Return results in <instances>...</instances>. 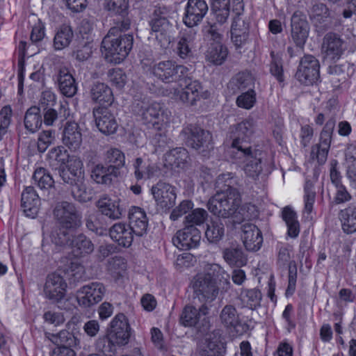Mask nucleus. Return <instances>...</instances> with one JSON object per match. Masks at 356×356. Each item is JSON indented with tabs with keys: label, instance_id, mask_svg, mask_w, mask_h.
Instances as JSON below:
<instances>
[{
	"label": "nucleus",
	"instance_id": "f03ea898",
	"mask_svg": "<svg viewBox=\"0 0 356 356\" xmlns=\"http://www.w3.org/2000/svg\"><path fill=\"white\" fill-rule=\"evenodd\" d=\"M229 278V275L220 265H206L204 271L197 274L191 282L195 298L205 305L213 302L220 290L227 291L230 288Z\"/></svg>",
	"mask_w": 356,
	"mask_h": 356
},
{
	"label": "nucleus",
	"instance_id": "603ef678",
	"mask_svg": "<svg viewBox=\"0 0 356 356\" xmlns=\"http://www.w3.org/2000/svg\"><path fill=\"white\" fill-rule=\"evenodd\" d=\"M34 183L41 189H48L54 186V181L47 170L43 168L36 169L33 175Z\"/></svg>",
	"mask_w": 356,
	"mask_h": 356
},
{
	"label": "nucleus",
	"instance_id": "79ce46f5",
	"mask_svg": "<svg viewBox=\"0 0 356 356\" xmlns=\"http://www.w3.org/2000/svg\"><path fill=\"white\" fill-rule=\"evenodd\" d=\"M282 216L286 224L288 235L291 238L297 237L300 232V224L296 213L290 207H286L282 210Z\"/></svg>",
	"mask_w": 356,
	"mask_h": 356
},
{
	"label": "nucleus",
	"instance_id": "1a4fd4ad",
	"mask_svg": "<svg viewBox=\"0 0 356 356\" xmlns=\"http://www.w3.org/2000/svg\"><path fill=\"white\" fill-rule=\"evenodd\" d=\"M188 71L187 67L177 65L171 60L160 61L152 67L153 74L165 83L181 81L188 75Z\"/></svg>",
	"mask_w": 356,
	"mask_h": 356
},
{
	"label": "nucleus",
	"instance_id": "49530a36",
	"mask_svg": "<svg viewBox=\"0 0 356 356\" xmlns=\"http://www.w3.org/2000/svg\"><path fill=\"white\" fill-rule=\"evenodd\" d=\"M228 54L226 47L220 42L211 45L207 53V59L214 65H220L224 63Z\"/></svg>",
	"mask_w": 356,
	"mask_h": 356
},
{
	"label": "nucleus",
	"instance_id": "cd10ccee",
	"mask_svg": "<svg viewBox=\"0 0 356 356\" xmlns=\"http://www.w3.org/2000/svg\"><path fill=\"white\" fill-rule=\"evenodd\" d=\"M22 207L26 216L35 218L39 211L40 198L33 186H27L22 193Z\"/></svg>",
	"mask_w": 356,
	"mask_h": 356
},
{
	"label": "nucleus",
	"instance_id": "f8f14e48",
	"mask_svg": "<svg viewBox=\"0 0 356 356\" xmlns=\"http://www.w3.org/2000/svg\"><path fill=\"white\" fill-rule=\"evenodd\" d=\"M335 123L336 121L332 117L327 121L321 133L320 143L312 147L311 159L316 160L320 165L323 164L327 160Z\"/></svg>",
	"mask_w": 356,
	"mask_h": 356
},
{
	"label": "nucleus",
	"instance_id": "72a5a7b5",
	"mask_svg": "<svg viewBox=\"0 0 356 356\" xmlns=\"http://www.w3.org/2000/svg\"><path fill=\"white\" fill-rule=\"evenodd\" d=\"M261 154V152L255 149L254 155H253L252 149H250L248 154H239L238 156L239 158H245L244 171L248 177H252L254 179L258 178L263 170L261 165V157L260 156Z\"/></svg>",
	"mask_w": 356,
	"mask_h": 356
},
{
	"label": "nucleus",
	"instance_id": "bf43d9fd",
	"mask_svg": "<svg viewBox=\"0 0 356 356\" xmlns=\"http://www.w3.org/2000/svg\"><path fill=\"white\" fill-rule=\"evenodd\" d=\"M256 102V95L254 91L249 88L245 92L242 93L236 99V104L238 107L250 109L251 108Z\"/></svg>",
	"mask_w": 356,
	"mask_h": 356
},
{
	"label": "nucleus",
	"instance_id": "4d7b16f0",
	"mask_svg": "<svg viewBox=\"0 0 356 356\" xmlns=\"http://www.w3.org/2000/svg\"><path fill=\"white\" fill-rule=\"evenodd\" d=\"M69 229L62 227L58 228L51 233V241L56 245L64 246L70 245L72 236L69 232Z\"/></svg>",
	"mask_w": 356,
	"mask_h": 356
},
{
	"label": "nucleus",
	"instance_id": "680f3d73",
	"mask_svg": "<svg viewBox=\"0 0 356 356\" xmlns=\"http://www.w3.org/2000/svg\"><path fill=\"white\" fill-rule=\"evenodd\" d=\"M230 84L235 86L238 90H245L252 86L253 80L249 73H238L231 81Z\"/></svg>",
	"mask_w": 356,
	"mask_h": 356
},
{
	"label": "nucleus",
	"instance_id": "2f4dec72",
	"mask_svg": "<svg viewBox=\"0 0 356 356\" xmlns=\"http://www.w3.org/2000/svg\"><path fill=\"white\" fill-rule=\"evenodd\" d=\"M208 307L202 305L199 309L192 305H186L183 309L180 315L179 321L185 327L196 326L200 321L202 315L208 313Z\"/></svg>",
	"mask_w": 356,
	"mask_h": 356
},
{
	"label": "nucleus",
	"instance_id": "3c124183",
	"mask_svg": "<svg viewBox=\"0 0 356 356\" xmlns=\"http://www.w3.org/2000/svg\"><path fill=\"white\" fill-rule=\"evenodd\" d=\"M105 9L111 15L127 16L129 0H105Z\"/></svg>",
	"mask_w": 356,
	"mask_h": 356
},
{
	"label": "nucleus",
	"instance_id": "412c9836",
	"mask_svg": "<svg viewBox=\"0 0 356 356\" xmlns=\"http://www.w3.org/2000/svg\"><path fill=\"white\" fill-rule=\"evenodd\" d=\"M93 115L98 129L105 135L114 134L118 129V123L111 112L106 106L93 109Z\"/></svg>",
	"mask_w": 356,
	"mask_h": 356
},
{
	"label": "nucleus",
	"instance_id": "423d86ee",
	"mask_svg": "<svg viewBox=\"0 0 356 356\" xmlns=\"http://www.w3.org/2000/svg\"><path fill=\"white\" fill-rule=\"evenodd\" d=\"M133 44L132 34L115 35L107 33L102 42V51L108 62L120 63L128 56Z\"/></svg>",
	"mask_w": 356,
	"mask_h": 356
},
{
	"label": "nucleus",
	"instance_id": "8fccbe9b",
	"mask_svg": "<svg viewBox=\"0 0 356 356\" xmlns=\"http://www.w3.org/2000/svg\"><path fill=\"white\" fill-rule=\"evenodd\" d=\"M118 346L108 334L99 337L95 342L96 350L103 353L104 356H114Z\"/></svg>",
	"mask_w": 356,
	"mask_h": 356
},
{
	"label": "nucleus",
	"instance_id": "864d4df0",
	"mask_svg": "<svg viewBox=\"0 0 356 356\" xmlns=\"http://www.w3.org/2000/svg\"><path fill=\"white\" fill-rule=\"evenodd\" d=\"M193 39L186 33L181 36L177 44V54L182 59L190 58L193 56L192 48Z\"/></svg>",
	"mask_w": 356,
	"mask_h": 356
},
{
	"label": "nucleus",
	"instance_id": "ddd939ff",
	"mask_svg": "<svg viewBox=\"0 0 356 356\" xmlns=\"http://www.w3.org/2000/svg\"><path fill=\"white\" fill-rule=\"evenodd\" d=\"M320 64L314 56L305 55L300 61L296 77L302 83L312 85L320 77Z\"/></svg>",
	"mask_w": 356,
	"mask_h": 356
},
{
	"label": "nucleus",
	"instance_id": "de8ad7c7",
	"mask_svg": "<svg viewBox=\"0 0 356 356\" xmlns=\"http://www.w3.org/2000/svg\"><path fill=\"white\" fill-rule=\"evenodd\" d=\"M216 188L219 193H229L232 190H238L236 186L238 182L231 172L218 175L216 180Z\"/></svg>",
	"mask_w": 356,
	"mask_h": 356
},
{
	"label": "nucleus",
	"instance_id": "c03bdc74",
	"mask_svg": "<svg viewBox=\"0 0 356 356\" xmlns=\"http://www.w3.org/2000/svg\"><path fill=\"white\" fill-rule=\"evenodd\" d=\"M166 162L171 166L180 167L187 163L189 159L188 152L184 147H177L165 154Z\"/></svg>",
	"mask_w": 356,
	"mask_h": 356
},
{
	"label": "nucleus",
	"instance_id": "a878e982",
	"mask_svg": "<svg viewBox=\"0 0 356 356\" xmlns=\"http://www.w3.org/2000/svg\"><path fill=\"white\" fill-rule=\"evenodd\" d=\"M129 227L134 234L142 236L147 232L148 220L146 213L138 207H133L129 211Z\"/></svg>",
	"mask_w": 356,
	"mask_h": 356
},
{
	"label": "nucleus",
	"instance_id": "09e8293b",
	"mask_svg": "<svg viewBox=\"0 0 356 356\" xmlns=\"http://www.w3.org/2000/svg\"><path fill=\"white\" fill-rule=\"evenodd\" d=\"M51 341L58 346H67L70 348L76 346L79 341L74 334L63 330L56 334H52Z\"/></svg>",
	"mask_w": 356,
	"mask_h": 356
},
{
	"label": "nucleus",
	"instance_id": "dca6fc26",
	"mask_svg": "<svg viewBox=\"0 0 356 356\" xmlns=\"http://www.w3.org/2000/svg\"><path fill=\"white\" fill-rule=\"evenodd\" d=\"M108 334L119 346L129 343L131 334V327L123 314H118L115 316L111 323V330Z\"/></svg>",
	"mask_w": 356,
	"mask_h": 356
},
{
	"label": "nucleus",
	"instance_id": "c9c22d12",
	"mask_svg": "<svg viewBox=\"0 0 356 356\" xmlns=\"http://www.w3.org/2000/svg\"><path fill=\"white\" fill-rule=\"evenodd\" d=\"M90 94L93 102L102 105H111L114 99L111 89L104 83H94L90 88Z\"/></svg>",
	"mask_w": 356,
	"mask_h": 356
},
{
	"label": "nucleus",
	"instance_id": "2eb2a0df",
	"mask_svg": "<svg viewBox=\"0 0 356 356\" xmlns=\"http://www.w3.org/2000/svg\"><path fill=\"white\" fill-rule=\"evenodd\" d=\"M105 292L106 289L102 283L92 282L77 291L76 300L79 306L90 307L102 300Z\"/></svg>",
	"mask_w": 356,
	"mask_h": 356
},
{
	"label": "nucleus",
	"instance_id": "7c9ffc66",
	"mask_svg": "<svg viewBox=\"0 0 356 356\" xmlns=\"http://www.w3.org/2000/svg\"><path fill=\"white\" fill-rule=\"evenodd\" d=\"M96 205L103 215L113 220L120 219L124 213L119 200L103 197L97 202Z\"/></svg>",
	"mask_w": 356,
	"mask_h": 356
},
{
	"label": "nucleus",
	"instance_id": "052dcab7",
	"mask_svg": "<svg viewBox=\"0 0 356 356\" xmlns=\"http://www.w3.org/2000/svg\"><path fill=\"white\" fill-rule=\"evenodd\" d=\"M12 113V108L10 106H3L0 111V140L7 132L10 124Z\"/></svg>",
	"mask_w": 356,
	"mask_h": 356
},
{
	"label": "nucleus",
	"instance_id": "bb28decb",
	"mask_svg": "<svg viewBox=\"0 0 356 356\" xmlns=\"http://www.w3.org/2000/svg\"><path fill=\"white\" fill-rule=\"evenodd\" d=\"M63 143L73 151L78 149L82 143V134L79 125L75 122H67L63 131Z\"/></svg>",
	"mask_w": 356,
	"mask_h": 356
},
{
	"label": "nucleus",
	"instance_id": "58836bf2",
	"mask_svg": "<svg viewBox=\"0 0 356 356\" xmlns=\"http://www.w3.org/2000/svg\"><path fill=\"white\" fill-rule=\"evenodd\" d=\"M341 222L342 229L347 234L356 232V206L350 205L340 211L339 214Z\"/></svg>",
	"mask_w": 356,
	"mask_h": 356
},
{
	"label": "nucleus",
	"instance_id": "6ab92c4d",
	"mask_svg": "<svg viewBox=\"0 0 356 356\" xmlns=\"http://www.w3.org/2000/svg\"><path fill=\"white\" fill-rule=\"evenodd\" d=\"M151 192L156 204L161 208L170 209L175 205L177 195L175 187L170 184L159 181L152 187Z\"/></svg>",
	"mask_w": 356,
	"mask_h": 356
},
{
	"label": "nucleus",
	"instance_id": "c756f323",
	"mask_svg": "<svg viewBox=\"0 0 356 356\" xmlns=\"http://www.w3.org/2000/svg\"><path fill=\"white\" fill-rule=\"evenodd\" d=\"M111 238L122 247H129L134 240V232L128 225L118 222L114 224L109 230Z\"/></svg>",
	"mask_w": 356,
	"mask_h": 356
},
{
	"label": "nucleus",
	"instance_id": "4468645a",
	"mask_svg": "<svg viewBox=\"0 0 356 356\" xmlns=\"http://www.w3.org/2000/svg\"><path fill=\"white\" fill-rule=\"evenodd\" d=\"M309 30L310 26L306 15L300 10L294 12L291 18V37L298 47H304Z\"/></svg>",
	"mask_w": 356,
	"mask_h": 356
},
{
	"label": "nucleus",
	"instance_id": "a19ab883",
	"mask_svg": "<svg viewBox=\"0 0 356 356\" xmlns=\"http://www.w3.org/2000/svg\"><path fill=\"white\" fill-rule=\"evenodd\" d=\"M310 20L315 26H318L325 22L330 16L329 8L323 3H315L308 10Z\"/></svg>",
	"mask_w": 356,
	"mask_h": 356
},
{
	"label": "nucleus",
	"instance_id": "6e6d98bb",
	"mask_svg": "<svg viewBox=\"0 0 356 356\" xmlns=\"http://www.w3.org/2000/svg\"><path fill=\"white\" fill-rule=\"evenodd\" d=\"M207 218L208 213L206 210L200 208L195 209L185 216L184 224L186 226L196 227L202 225Z\"/></svg>",
	"mask_w": 356,
	"mask_h": 356
},
{
	"label": "nucleus",
	"instance_id": "f3484780",
	"mask_svg": "<svg viewBox=\"0 0 356 356\" xmlns=\"http://www.w3.org/2000/svg\"><path fill=\"white\" fill-rule=\"evenodd\" d=\"M209 10L204 0H188L185 8L183 22L188 27L192 28L200 24Z\"/></svg>",
	"mask_w": 356,
	"mask_h": 356
},
{
	"label": "nucleus",
	"instance_id": "aec40b11",
	"mask_svg": "<svg viewBox=\"0 0 356 356\" xmlns=\"http://www.w3.org/2000/svg\"><path fill=\"white\" fill-rule=\"evenodd\" d=\"M343 51V41L339 35L330 32L323 37L322 51L325 59L335 62L340 58Z\"/></svg>",
	"mask_w": 356,
	"mask_h": 356
},
{
	"label": "nucleus",
	"instance_id": "f257e3e1",
	"mask_svg": "<svg viewBox=\"0 0 356 356\" xmlns=\"http://www.w3.org/2000/svg\"><path fill=\"white\" fill-rule=\"evenodd\" d=\"M49 157L61 165L68 162L67 167L60 166L58 168L60 177L64 184L70 186L72 195L76 200L81 202L90 201L92 199V194L88 190L85 182L81 160L79 158H72L69 161L67 151L60 146L51 149Z\"/></svg>",
	"mask_w": 356,
	"mask_h": 356
},
{
	"label": "nucleus",
	"instance_id": "20e7f679",
	"mask_svg": "<svg viewBox=\"0 0 356 356\" xmlns=\"http://www.w3.org/2000/svg\"><path fill=\"white\" fill-rule=\"evenodd\" d=\"M134 108L143 123L156 130H161L170 122V112L161 103L144 99L136 101Z\"/></svg>",
	"mask_w": 356,
	"mask_h": 356
},
{
	"label": "nucleus",
	"instance_id": "0e129e2a",
	"mask_svg": "<svg viewBox=\"0 0 356 356\" xmlns=\"http://www.w3.org/2000/svg\"><path fill=\"white\" fill-rule=\"evenodd\" d=\"M54 131L52 130L43 131L40 134L38 141V149L40 152H44L47 147L54 140Z\"/></svg>",
	"mask_w": 356,
	"mask_h": 356
},
{
	"label": "nucleus",
	"instance_id": "ea45409f",
	"mask_svg": "<svg viewBox=\"0 0 356 356\" xmlns=\"http://www.w3.org/2000/svg\"><path fill=\"white\" fill-rule=\"evenodd\" d=\"M74 38V33L70 26L63 25L56 31L54 38L55 50H62L67 47Z\"/></svg>",
	"mask_w": 356,
	"mask_h": 356
},
{
	"label": "nucleus",
	"instance_id": "13d9d810",
	"mask_svg": "<svg viewBox=\"0 0 356 356\" xmlns=\"http://www.w3.org/2000/svg\"><path fill=\"white\" fill-rule=\"evenodd\" d=\"M314 183L311 180H306L305 185V211L311 213L315 201L316 193L313 191Z\"/></svg>",
	"mask_w": 356,
	"mask_h": 356
},
{
	"label": "nucleus",
	"instance_id": "f704fd0d",
	"mask_svg": "<svg viewBox=\"0 0 356 356\" xmlns=\"http://www.w3.org/2000/svg\"><path fill=\"white\" fill-rule=\"evenodd\" d=\"M70 247L73 254L76 257L90 254L94 250L93 243L83 234L72 236Z\"/></svg>",
	"mask_w": 356,
	"mask_h": 356
},
{
	"label": "nucleus",
	"instance_id": "69168bd1",
	"mask_svg": "<svg viewBox=\"0 0 356 356\" xmlns=\"http://www.w3.org/2000/svg\"><path fill=\"white\" fill-rule=\"evenodd\" d=\"M193 207V203L191 200H183L172 211L170 218L174 221L177 220L183 215L192 210Z\"/></svg>",
	"mask_w": 356,
	"mask_h": 356
},
{
	"label": "nucleus",
	"instance_id": "5fc2aeb1",
	"mask_svg": "<svg viewBox=\"0 0 356 356\" xmlns=\"http://www.w3.org/2000/svg\"><path fill=\"white\" fill-rule=\"evenodd\" d=\"M232 4V11L236 13V16L234 17L231 29L236 28L240 30L249 29V24L241 17V13L243 11L242 0H233Z\"/></svg>",
	"mask_w": 356,
	"mask_h": 356
},
{
	"label": "nucleus",
	"instance_id": "39448f33",
	"mask_svg": "<svg viewBox=\"0 0 356 356\" xmlns=\"http://www.w3.org/2000/svg\"><path fill=\"white\" fill-rule=\"evenodd\" d=\"M241 203L239 191L232 190L229 193L217 192L209 200L207 207L211 213L218 218H238Z\"/></svg>",
	"mask_w": 356,
	"mask_h": 356
},
{
	"label": "nucleus",
	"instance_id": "9b49d317",
	"mask_svg": "<svg viewBox=\"0 0 356 356\" xmlns=\"http://www.w3.org/2000/svg\"><path fill=\"white\" fill-rule=\"evenodd\" d=\"M54 215L58 223L65 229H76L81 225V214L74 204L62 202L56 204Z\"/></svg>",
	"mask_w": 356,
	"mask_h": 356
},
{
	"label": "nucleus",
	"instance_id": "4c0bfd02",
	"mask_svg": "<svg viewBox=\"0 0 356 356\" xmlns=\"http://www.w3.org/2000/svg\"><path fill=\"white\" fill-rule=\"evenodd\" d=\"M40 108L33 106L27 109L24 117L25 129L30 133H35L42 126V117Z\"/></svg>",
	"mask_w": 356,
	"mask_h": 356
},
{
	"label": "nucleus",
	"instance_id": "4be33fe9",
	"mask_svg": "<svg viewBox=\"0 0 356 356\" xmlns=\"http://www.w3.org/2000/svg\"><path fill=\"white\" fill-rule=\"evenodd\" d=\"M241 238L243 245L248 251H258L263 243V236L261 230L252 223L243 225Z\"/></svg>",
	"mask_w": 356,
	"mask_h": 356
},
{
	"label": "nucleus",
	"instance_id": "a211bd4d",
	"mask_svg": "<svg viewBox=\"0 0 356 356\" xmlns=\"http://www.w3.org/2000/svg\"><path fill=\"white\" fill-rule=\"evenodd\" d=\"M201 240L200 231L192 225H184L182 229L177 232L172 242L181 250H189L197 248Z\"/></svg>",
	"mask_w": 356,
	"mask_h": 356
},
{
	"label": "nucleus",
	"instance_id": "c85d7f7f",
	"mask_svg": "<svg viewBox=\"0 0 356 356\" xmlns=\"http://www.w3.org/2000/svg\"><path fill=\"white\" fill-rule=\"evenodd\" d=\"M57 81L60 92L67 97H72L77 92L75 79L66 67H61L58 70Z\"/></svg>",
	"mask_w": 356,
	"mask_h": 356
},
{
	"label": "nucleus",
	"instance_id": "e2e57ef3",
	"mask_svg": "<svg viewBox=\"0 0 356 356\" xmlns=\"http://www.w3.org/2000/svg\"><path fill=\"white\" fill-rule=\"evenodd\" d=\"M244 298H245L244 300L246 302L247 306L253 310L260 306L261 293L257 289H250L245 292Z\"/></svg>",
	"mask_w": 356,
	"mask_h": 356
},
{
	"label": "nucleus",
	"instance_id": "774afa93",
	"mask_svg": "<svg viewBox=\"0 0 356 356\" xmlns=\"http://www.w3.org/2000/svg\"><path fill=\"white\" fill-rule=\"evenodd\" d=\"M232 40L234 45L238 48L244 44L249 35V29H236V28L231 29Z\"/></svg>",
	"mask_w": 356,
	"mask_h": 356
},
{
	"label": "nucleus",
	"instance_id": "a18cd8bd",
	"mask_svg": "<svg viewBox=\"0 0 356 356\" xmlns=\"http://www.w3.org/2000/svg\"><path fill=\"white\" fill-rule=\"evenodd\" d=\"M62 108L59 111L53 108H43L42 115L44 124L47 126L62 127L63 122L67 119L65 113L62 114Z\"/></svg>",
	"mask_w": 356,
	"mask_h": 356
},
{
	"label": "nucleus",
	"instance_id": "e433bc0d",
	"mask_svg": "<svg viewBox=\"0 0 356 356\" xmlns=\"http://www.w3.org/2000/svg\"><path fill=\"white\" fill-rule=\"evenodd\" d=\"M221 323L227 328L234 329L238 332V327L241 326L240 314L234 305H227L220 313Z\"/></svg>",
	"mask_w": 356,
	"mask_h": 356
},
{
	"label": "nucleus",
	"instance_id": "b1692460",
	"mask_svg": "<svg viewBox=\"0 0 356 356\" xmlns=\"http://www.w3.org/2000/svg\"><path fill=\"white\" fill-rule=\"evenodd\" d=\"M225 350L221 332L216 330L207 334L200 354L202 356H224Z\"/></svg>",
	"mask_w": 356,
	"mask_h": 356
},
{
	"label": "nucleus",
	"instance_id": "7ed1b4c3",
	"mask_svg": "<svg viewBox=\"0 0 356 356\" xmlns=\"http://www.w3.org/2000/svg\"><path fill=\"white\" fill-rule=\"evenodd\" d=\"M104 161L95 165L91 170V179L99 184L111 185L113 178L121 176V169L125 165L124 154L118 148L111 147L104 154Z\"/></svg>",
	"mask_w": 356,
	"mask_h": 356
},
{
	"label": "nucleus",
	"instance_id": "393cba45",
	"mask_svg": "<svg viewBox=\"0 0 356 356\" xmlns=\"http://www.w3.org/2000/svg\"><path fill=\"white\" fill-rule=\"evenodd\" d=\"M183 79L185 86L178 92L177 97L182 102L193 106L200 99L202 87L198 81H192L188 76Z\"/></svg>",
	"mask_w": 356,
	"mask_h": 356
},
{
	"label": "nucleus",
	"instance_id": "5701e85b",
	"mask_svg": "<svg viewBox=\"0 0 356 356\" xmlns=\"http://www.w3.org/2000/svg\"><path fill=\"white\" fill-rule=\"evenodd\" d=\"M67 284L57 273L48 275L44 286V292L47 298L54 301L61 300L65 295Z\"/></svg>",
	"mask_w": 356,
	"mask_h": 356
},
{
	"label": "nucleus",
	"instance_id": "473e14b6",
	"mask_svg": "<svg viewBox=\"0 0 356 356\" xmlns=\"http://www.w3.org/2000/svg\"><path fill=\"white\" fill-rule=\"evenodd\" d=\"M225 261L231 267L241 268L248 262L247 256L238 245H232L222 250Z\"/></svg>",
	"mask_w": 356,
	"mask_h": 356
},
{
	"label": "nucleus",
	"instance_id": "9d476101",
	"mask_svg": "<svg viewBox=\"0 0 356 356\" xmlns=\"http://www.w3.org/2000/svg\"><path fill=\"white\" fill-rule=\"evenodd\" d=\"M252 120H244L231 127L230 138L232 147L237 150L238 154H247L252 149L249 145V138L253 133Z\"/></svg>",
	"mask_w": 356,
	"mask_h": 356
},
{
	"label": "nucleus",
	"instance_id": "338daca9",
	"mask_svg": "<svg viewBox=\"0 0 356 356\" xmlns=\"http://www.w3.org/2000/svg\"><path fill=\"white\" fill-rule=\"evenodd\" d=\"M110 82L117 88H122L126 83V75L121 69H113L108 73Z\"/></svg>",
	"mask_w": 356,
	"mask_h": 356
},
{
	"label": "nucleus",
	"instance_id": "37998d69",
	"mask_svg": "<svg viewBox=\"0 0 356 356\" xmlns=\"http://www.w3.org/2000/svg\"><path fill=\"white\" fill-rule=\"evenodd\" d=\"M225 235V226L220 219L212 220L207 225L205 236L209 243H216Z\"/></svg>",
	"mask_w": 356,
	"mask_h": 356
},
{
	"label": "nucleus",
	"instance_id": "6e6552de",
	"mask_svg": "<svg viewBox=\"0 0 356 356\" xmlns=\"http://www.w3.org/2000/svg\"><path fill=\"white\" fill-rule=\"evenodd\" d=\"M167 15V9L165 7H156L149 22L151 29L155 33L156 40L163 49L168 48L170 44V33L172 29Z\"/></svg>",
	"mask_w": 356,
	"mask_h": 356
},
{
	"label": "nucleus",
	"instance_id": "0eeeda50",
	"mask_svg": "<svg viewBox=\"0 0 356 356\" xmlns=\"http://www.w3.org/2000/svg\"><path fill=\"white\" fill-rule=\"evenodd\" d=\"M180 136L188 147L204 157L209 156L213 149L211 133L197 124L186 126L181 131Z\"/></svg>",
	"mask_w": 356,
	"mask_h": 356
}]
</instances>
